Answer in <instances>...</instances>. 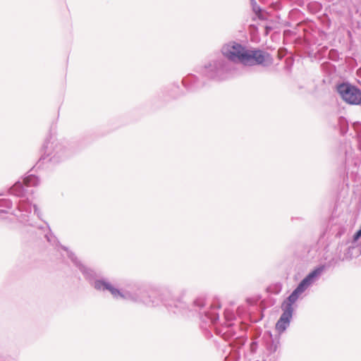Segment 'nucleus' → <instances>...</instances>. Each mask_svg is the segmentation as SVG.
<instances>
[{
	"mask_svg": "<svg viewBox=\"0 0 361 361\" xmlns=\"http://www.w3.org/2000/svg\"><path fill=\"white\" fill-rule=\"evenodd\" d=\"M94 288L98 291H109L114 299H123L135 303L142 304L147 307H157L163 304L166 307H175L176 312H182L188 308L185 302L180 300L167 298L172 296V292L168 288L158 290L156 288L145 284L137 283L132 287L126 289H118L114 286L106 279L95 281Z\"/></svg>",
	"mask_w": 361,
	"mask_h": 361,
	"instance_id": "1",
	"label": "nucleus"
},
{
	"mask_svg": "<svg viewBox=\"0 0 361 361\" xmlns=\"http://www.w3.org/2000/svg\"><path fill=\"white\" fill-rule=\"evenodd\" d=\"M223 56L210 61L202 69V74L210 79L224 80L231 71L233 62H240L245 66H267L271 63L270 54L258 49H247L235 42H231L221 48Z\"/></svg>",
	"mask_w": 361,
	"mask_h": 361,
	"instance_id": "2",
	"label": "nucleus"
},
{
	"mask_svg": "<svg viewBox=\"0 0 361 361\" xmlns=\"http://www.w3.org/2000/svg\"><path fill=\"white\" fill-rule=\"evenodd\" d=\"M204 305V299L202 298H197L192 302V307L195 311H199L200 319L203 323L208 324L209 327L214 328L216 334L220 336L225 341L233 339L229 343L227 349L224 350L226 354L224 361H238L240 357V349L245 343L246 337L244 335L237 336L236 330L238 327L231 323L235 319L234 314L232 312H225L226 324L216 326V324L219 318L217 310L220 308V306L211 305L209 310H204L202 312L201 310Z\"/></svg>",
	"mask_w": 361,
	"mask_h": 361,
	"instance_id": "3",
	"label": "nucleus"
},
{
	"mask_svg": "<svg viewBox=\"0 0 361 361\" xmlns=\"http://www.w3.org/2000/svg\"><path fill=\"white\" fill-rule=\"evenodd\" d=\"M324 270V266L317 267L311 271L297 286L289 296L281 303L282 314L276 324V331L283 333L290 326L293 313V304L298 300L300 295L312 286L319 277Z\"/></svg>",
	"mask_w": 361,
	"mask_h": 361,
	"instance_id": "4",
	"label": "nucleus"
},
{
	"mask_svg": "<svg viewBox=\"0 0 361 361\" xmlns=\"http://www.w3.org/2000/svg\"><path fill=\"white\" fill-rule=\"evenodd\" d=\"M39 183V178L35 175L30 174L26 176L23 179V181H16L8 189V192L16 197L20 198L25 197V199L20 200L16 203V207L12 209L11 214L15 216L20 223L32 227H35V225L30 221L32 207L27 194L33 192V190H29V188L37 186Z\"/></svg>",
	"mask_w": 361,
	"mask_h": 361,
	"instance_id": "5",
	"label": "nucleus"
},
{
	"mask_svg": "<svg viewBox=\"0 0 361 361\" xmlns=\"http://www.w3.org/2000/svg\"><path fill=\"white\" fill-rule=\"evenodd\" d=\"M42 152V156L37 164V168H40L42 164L48 162L58 164L70 155L66 147L51 135L45 140Z\"/></svg>",
	"mask_w": 361,
	"mask_h": 361,
	"instance_id": "6",
	"label": "nucleus"
},
{
	"mask_svg": "<svg viewBox=\"0 0 361 361\" xmlns=\"http://www.w3.org/2000/svg\"><path fill=\"white\" fill-rule=\"evenodd\" d=\"M336 91L341 99L351 105L361 104V90L349 82H342L336 85Z\"/></svg>",
	"mask_w": 361,
	"mask_h": 361,
	"instance_id": "7",
	"label": "nucleus"
},
{
	"mask_svg": "<svg viewBox=\"0 0 361 361\" xmlns=\"http://www.w3.org/2000/svg\"><path fill=\"white\" fill-rule=\"evenodd\" d=\"M62 249L67 252L68 258L71 260L73 264L80 271L83 276L87 280L90 284L94 287L95 281L100 280L97 278V274L92 269L84 264L71 251L68 250L65 246H62ZM103 278H101L102 279Z\"/></svg>",
	"mask_w": 361,
	"mask_h": 361,
	"instance_id": "8",
	"label": "nucleus"
},
{
	"mask_svg": "<svg viewBox=\"0 0 361 361\" xmlns=\"http://www.w3.org/2000/svg\"><path fill=\"white\" fill-rule=\"evenodd\" d=\"M182 83L188 91L191 92L197 90L202 86L197 77L192 74H189L185 77L182 80Z\"/></svg>",
	"mask_w": 361,
	"mask_h": 361,
	"instance_id": "9",
	"label": "nucleus"
},
{
	"mask_svg": "<svg viewBox=\"0 0 361 361\" xmlns=\"http://www.w3.org/2000/svg\"><path fill=\"white\" fill-rule=\"evenodd\" d=\"M13 203L8 197H3L0 195V217L9 213V210L12 209Z\"/></svg>",
	"mask_w": 361,
	"mask_h": 361,
	"instance_id": "10",
	"label": "nucleus"
},
{
	"mask_svg": "<svg viewBox=\"0 0 361 361\" xmlns=\"http://www.w3.org/2000/svg\"><path fill=\"white\" fill-rule=\"evenodd\" d=\"M338 126L339 127L340 133L342 135L347 133L348 130V122L343 116H340L338 118Z\"/></svg>",
	"mask_w": 361,
	"mask_h": 361,
	"instance_id": "11",
	"label": "nucleus"
},
{
	"mask_svg": "<svg viewBox=\"0 0 361 361\" xmlns=\"http://www.w3.org/2000/svg\"><path fill=\"white\" fill-rule=\"evenodd\" d=\"M308 10L312 13H317L322 10V4L318 2H311L307 5Z\"/></svg>",
	"mask_w": 361,
	"mask_h": 361,
	"instance_id": "12",
	"label": "nucleus"
},
{
	"mask_svg": "<svg viewBox=\"0 0 361 361\" xmlns=\"http://www.w3.org/2000/svg\"><path fill=\"white\" fill-rule=\"evenodd\" d=\"M353 128L355 131L356 136L361 134V123L360 122H355L353 123Z\"/></svg>",
	"mask_w": 361,
	"mask_h": 361,
	"instance_id": "13",
	"label": "nucleus"
},
{
	"mask_svg": "<svg viewBox=\"0 0 361 361\" xmlns=\"http://www.w3.org/2000/svg\"><path fill=\"white\" fill-rule=\"evenodd\" d=\"M258 348V343L256 341H252L250 345V350L251 353H255Z\"/></svg>",
	"mask_w": 361,
	"mask_h": 361,
	"instance_id": "14",
	"label": "nucleus"
},
{
	"mask_svg": "<svg viewBox=\"0 0 361 361\" xmlns=\"http://www.w3.org/2000/svg\"><path fill=\"white\" fill-rule=\"evenodd\" d=\"M44 237L46 238L47 240L50 243H52L53 242L55 241V236H54L53 234L50 232L46 233L44 235Z\"/></svg>",
	"mask_w": 361,
	"mask_h": 361,
	"instance_id": "15",
	"label": "nucleus"
},
{
	"mask_svg": "<svg viewBox=\"0 0 361 361\" xmlns=\"http://www.w3.org/2000/svg\"><path fill=\"white\" fill-rule=\"evenodd\" d=\"M356 137L357 140L358 149L361 151V133Z\"/></svg>",
	"mask_w": 361,
	"mask_h": 361,
	"instance_id": "16",
	"label": "nucleus"
},
{
	"mask_svg": "<svg viewBox=\"0 0 361 361\" xmlns=\"http://www.w3.org/2000/svg\"><path fill=\"white\" fill-rule=\"evenodd\" d=\"M33 207H34L35 213L37 215V216H38L39 218H41V213H40V212L38 210V208L37 207V206L35 204V205L33 206Z\"/></svg>",
	"mask_w": 361,
	"mask_h": 361,
	"instance_id": "17",
	"label": "nucleus"
},
{
	"mask_svg": "<svg viewBox=\"0 0 361 361\" xmlns=\"http://www.w3.org/2000/svg\"><path fill=\"white\" fill-rule=\"evenodd\" d=\"M251 3L253 4V3H256L255 0H250Z\"/></svg>",
	"mask_w": 361,
	"mask_h": 361,
	"instance_id": "18",
	"label": "nucleus"
}]
</instances>
